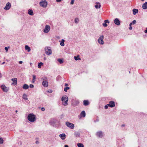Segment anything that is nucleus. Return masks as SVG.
<instances>
[{
    "label": "nucleus",
    "mask_w": 147,
    "mask_h": 147,
    "mask_svg": "<svg viewBox=\"0 0 147 147\" xmlns=\"http://www.w3.org/2000/svg\"><path fill=\"white\" fill-rule=\"evenodd\" d=\"M65 124L70 129H73L74 127V125L73 123H70L69 122H66L65 123Z\"/></svg>",
    "instance_id": "0eeeda50"
},
{
    "label": "nucleus",
    "mask_w": 147,
    "mask_h": 147,
    "mask_svg": "<svg viewBox=\"0 0 147 147\" xmlns=\"http://www.w3.org/2000/svg\"><path fill=\"white\" fill-rule=\"evenodd\" d=\"M132 24V23H131L129 24V29L130 30H131L132 29V27L131 26V25Z\"/></svg>",
    "instance_id": "c9c22d12"
},
{
    "label": "nucleus",
    "mask_w": 147,
    "mask_h": 147,
    "mask_svg": "<svg viewBox=\"0 0 147 147\" xmlns=\"http://www.w3.org/2000/svg\"><path fill=\"white\" fill-rule=\"evenodd\" d=\"M56 1L57 2H60L61 1V0H56Z\"/></svg>",
    "instance_id": "3c124183"
},
{
    "label": "nucleus",
    "mask_w": 147,
    "mask_h": 147,
    "mask_svg": "<svg viewBox=\"0 0 147 147\" xmlns=\"http://www.w3.org/2000/svg\"><path fill=\"white\" fill-rule=\"evenodd\" d=\"M136 23V21L135 20H134L132 22V23L133 24H135Z\"/></svg>",
    "instance_id": "a19ab883"
},
{
    "label": "nucleus",
    "mask_w": 147,
    "mask_h": 147,
    "mask_svg": "<svg viewBox=\"0 0 147 147\" xmlns=\"http://www.w3.org/2000/svg\"><path fill=\"white\" fill-rule=\"evenodd\" d=\"M23 63V62L22 61H19V63L20 64H22Z\"/></svg>",
    "instance_id": "de8ad7c7"
},
{
    "label": "nucleus",
    "mask_w": 147,
    "mask_h": 147,
    "mask_svg": "<svg viewBox=\"0 0 147 147\" xmlns=\"http://www.w3.org/2000/svg\"><path fill=\"white\" fill-rule=\"evenodd\" d=\"M133 11V14L135 15H136L137 13H138V10L137 9H134L132 10Z\"/></svg>",
    "instance_id": "dca6fc26"
},
{
    "label": "nucleus",
    "mask_w": 147,
    "mask_h": 147,
    "mask_svg": "<svg viewBox=\"0 0 147 147\" xmlns=\"http://www.w3.org/2000/svg\"><path fill=\"white\" fill-rule=\"evenodd\" d=\"M39 4L41 6L44 8H45L47 6V3L46 0H44L40 1L39 3Z\"/></svg>",
    "instance_id": "39448f33"
},
{
    "label": "nucleus",
    "mask_w": 147,
    "mask_h": 147,
    "mask_svg": "<svg viewBox=\"0 0 147 147\" xmlns=\"http://www.w3.org/2000/svg\"><path fill=\"white\" fill-rule=\"evenodd\" d=\"M144 32L145 33H147V28H146V30L144 31Z\"/></svg>",
    "instance_id": "8fccbe9b"
},
{
    "label": "nucleus",
    "mask_w": 147,
    "mask_h": 147,
    "mask_svg": "<svg viewBox=\"0 0 147 147\" xmlns=\"http://www.w3.org/2000/svg\"><path fill=\"white\" fill-rule=\"evenodd\" d=\"M64 42L65 40L64 39H62L61 41L60 44V45L62 46H64L65 45L64 43Z\"/></svg>",
    "instance_id": "393cba45"
},
{
    "label": "nucleus",
    "mask_w": 147,
    "mask_h": 147,
    "mask_svg": "<svg viewBox=\"0 0 147 147\" xmlns=\"http://www.w3.org/2000/svg\"><path fill=\"white\" fill-rule=\"evenodd\" d=\"M103 39L104 36L103 35L100 36L98 40V43L100 44L103 45L104 44Z\"/></svg>",
    "instance_id": "423d86ee"
},
{
    "label": "nucleus",
    "mask_w": 147,
    "mask_h": 147,
    "mask_svg": "<svg viewBox=\"0 0 147 147\" xmlns=\"http://www.w3.org/2000/svg\"><path fill=\"white\" fill-rule=\"evenodd\" d=\"M41 110L42 111H45V108H42V109H41Z\"/></svg>",
    "instance_id": "49530a36"
},
{
    "label": "nucleus",
    "mask_w": 147,
    "mask_h": 147,
    "mask_svg": "<svg viewBox=\"0 0 147 147\" xmlns=\"http://www.w3.org/2000/svg\"><path fill=\"white\" fill-rule=\"evenodd\" d=\"M11 7V4L9 2H7L6 5L4 9L5 10H8Z\"/></svg>",
    "instance_id": "1a4fd4ad"
},
{
    "label": "nucleus",
    "mask_w": 147,
    "mask_h": 147,
    "mask_svg": "<svg viewBox=\"0 0 147 147\" xmlns=\"http://www.w3.org/2000/svg\"><path fill=\"white\" fill-rule=\"evenodd\" d=\"M74 58L75 60H81V59L79 57V56H74Z\"/></svg>",
    "instance_id": "cd10ccee"
},
{
    "label": "nucleus",
    "mask_w": 147,
    "mask_h": 147,
    "mask_svg": "<svg viewBox=\"0 0 147 147\" xmlns=\"http://www.w3.org/2000/svg\"><path fill=\"white\" fill-rule=\"evenodd\" d=\"M30 87L31 88H32L34 87V86L33 84H30Z\"/></svg>",
    "instance_id": "58836bf2"
},
{
    "label": "nucleus",
    "mask_w": 147,
    "mask_h": 147,
    "mask_svg": "<svg viewBox=\"0 0 147 147\" xmlns=\"http://www.w3.org/2000/svg\"><path fill=\"white\" fill-rule=\"evenodd\" d=\"M3 140L1 138H0V144H2L3 143Z\"/></svg>",
    "instance_id": "f704fd0d"
},
{
    "label": "nucleus",
    "mask_w": 147,
    "mask_h": 147,
    "mask_svg": "<svg viewBox=\"0 0 147 147\" xmlns=\"http://www.w3.org/2000/svg\"><path fill=\"white\" fill-rule=\"evenodd\" d=\"M80 116L81 117H84L86 116V113L84 111H82L80 113Z\"/></svg>",
    "instance_id": "4468645a"
},
{
    "label": "nucleus",
    "mask_w": 147,
    "mask_h": 147,
    "mask_svg": "<svg viewBox=\"0 0 147 147\" xmlns=\"http://www.w3.org/2000/svg\"><path fill=\"white\" fill-rule=\"evenodd\" d=\"M77 105L79 104V102L77 100L75 101Z\"/></svg>",
    "instance_id": "a18cd8bd"
},
{
    "label": "nucleus",
    "mask_w": 147,
    "mask_h": 147,
    "mask_svg": "<svg viewBox=\"0 0 147 147\" xmlns=\"http://www.w3.org/2000/svg\"><path fill=\"white\" fill-rule=\"evenodd\" d=\"M64 147H69L67 145H65L64 146Z\"/></svg>",
    "instance_id": "864d4df0"
},
{
    "label": "nucleus",
    "mask_w": 147,
    "mask_h": 147,
    "mask_svg": "<svg viewBox=\"0 0 147 147\" xmlns=\"http://www.w3.org/2000/svg\"><path fill=\"white\" fill-rule=\"evenodd\" d=\"M22 88L24 89L27 90L29 86L27 84H25L23 85Z\"/></svg>",
    "instance_id": "a211bd4d"
},
{
    "label": "nucleus",
    "mask_w": 147,
    "mask_h": 147,
    "mask_svg": "<svg viewBox=\"0 0 147 147\" xmlns=\"http://www.w3.org/2000/svg\"><path fill=\"white\" fill-rule=\"evenodd\" d=\"M77 146L78 147H84L83 144L81 143H78L77 144Z\"/></svg>",
    "instance_id": "bb28decb"
},
{
    "label": "nucleus",
    "mask_w": 147,
    "mask_h": 147,
    "mask_svg": "<svg viewBox=\"0 0 147 147\" xmlns=\"http://www.w3.org/2000/svg\"><path fill=\"white\" fill-rule=\"evenodd\" d=\"M74 0H71V4H74Z\"/></svg>",
    "instance_id": "79ce46f5"
},
{
    "label": "nucleus",
    "mask_w": 147,
    "mask_h": 147,
    "mask_svg": "<svg viewBox=\"0 0 147 147\" xmlns=\"http://www.w3.org/2000/svg\"><path fill=\"white\" fill-rule=\"evenodd\" d=\"M23 98L25 100H27L28 98L27 97L26 95L25 94H23Z\"/></svg>",
    "instance_id": "7c9ffc66"
},
{
    "label": "nucleus",
    "mask_w": 147,
    "mask_h": 147,
    "mask_svg": "<svg viewBox=\"0 0 147 147\" xmlns=\"http://www.w3.org/2000/svg\"><path fill=\"white\" fill-rule=\"evenodd\" d=\"M53 91L51 90H50L48 91V92L49 93H52Z\"/></svg>",
    "instance_id": "c03bdc74"
},
{
    "label": "nucleus",
    "mask_w": 147,
    "mask_h": 147,
    "mask_svg": "<svg viewBox=\"0 0 147 147\" xmlns=\"http://www.w3.org/2000/svg\"><path fill=\"white\" fill-rule=\"evenodd\" d=\"M30 65H31V66L32 65V63H30Z\"/></svg>",
    "instance_id": "4d7b16f0"
},
{
    "label": "nucleus",
    "mask_w": 147,
    "mask_h": 147,
    "mask_svg": "<svg viewBox=\"0 0 147 147\" xmlns=\"http://www.w3.org/2000/svg\"><path fill=\"white\" fill-rule=\"evenodd\" d=\"M74 22L76 24H78L79 22V19L78 18H75L74 20Z\"/></svg>",
    "instance_id": "c756f323"
},
{
    "label": "nucleus",
    "mask_w": 147,
    "mask_h": 147,
    "mask_svg": "<svg viewBox=\"0 0 147 147\" xmlns=\"http://www.w3.org/2000/svg\"><path fill=\"white\" fill-rule=\"evenodd\" d=\"M108 105L111 107H113L115 106V102L113 101H110L109 102V104Z\"/></svg>",
    "instance_id": "9b49d317"
},
{
    "label": "nucleus",
    "mask_w": 147,
    "mask_h": 147,
    "mask_svg": "<svg viewBox=\"0 0 147 147\" xmlns=\"http://www.w3.org/2000/svg\"><path fill=\"white\" fill-rule=\"evenodd\" d=\"M44 59L45 60H46V58H44Z\"/></svg>",
    "instance_id": "bf43d9fd"
},
{
    "label": "nucleus",
    "mask_w": 147,
    "mask_h": 147,
    "mask_svg": "<svg viewBox=\"0 0 147 147\" xmlns=\"http://www.w3.org/2000/svg\"><path fill=\"white\" fill-rule=\"evenodd\" d=\"M57 61L60 64H62L63 63V60L60 59H58Z\"/></svg>",
    "instance_id": "473e14b6"
},
{
    "label": "nucleus",
    "mask_w": 147,
    "mask_h": 147,
    "mask_svg": "<svg viewBox=\"0 0 147 147\" xmlns=\"http://www.w3.org/2000/svg\"><path fill=\"white\" fill-rule=\"evenodd\" d=\"M95 5V7L96 9H99L101 7V5L100 3H98Z\"/></svg>",
    "instance_id": "aec40b11"
},
{
    "label": "nucleus",
    "mask_w": 147,
    "mask_h": 147,
    "mask_svg": "<svg viewBox=\"0 0 147 147\" xmlns=\"http://www.w3.org/2000/svg\"><path fill=\"white\" fill-rule=\"evenodd\" d=\"M108 106H109V105H108V104H107V105H106L105 106V109H107L108 108Z\"/></svg>",
    "instance_id": "4c0bfd02"
},
{
    "label": "nucleus",
    "mask_w": 147,
    "mask_h": 147,
    "mask_svg": "<svg viewBox=\"0 0 147 147\" xmlns=\"http://www.w3.org/2000/svg\"><path fill=\"white\" fill-rule=\"evenodd\" d=\"M114 23L115 24L117 25H119L120 24V22L118 18H115L114 20Z\"/></svg>",
    "instance_id": "f8f14e48"
},
{
    "label": "nucleus",
    "mask_w": 147,
    "mask_h": 147,
    "mask_svg": "<svg viewBox=\"0 0 147 147\" xmlns=\"http://www.w3.org/2000/svg\"><path fill=\"white\" fill-rule=\"evenodd\" d=\"M68 100V98L67 96H63L61 98V101L63 102V104L64 106L67 105V102Z\"/></svg>",
    "instance_id": "7ed1b4c3"
},
{
    "label": "nucleus",
    "mask_w": 147,
    "mask_h": 147,
    "mask_svg": "<svg viewBox=\"0 0 147 147\" xmlns=\"http://www.w3.org/2000/svg\"><path fill=\"white\" fill-rule=\"evenodd\" d=\"M55 121L56 120H51L50 122L51 124L52 125H53L55 123Z\"/></svg>",
    "instance_id": "2f4dec72"
},
{
    "label": "nucleus",
    "mask_w": 147,
    "mask_h": 147,
    "mask_svg": "<svg viewBox=\"0 0 147 147\" xmlns=\"http://www.w3.org/2000/svg\"><path fill=\"white\" fill-rule=\"evenodd\" d=\"M41 80L42 81V86L44 87H47L48 86V83L47 78L46 77H43L41 78Z\"/></svg>",
    "instance_id": "f257e3e1"
},
{
    "label": "nucleus",
    "mask_w": 147,
    "mask_h": 147,
    "mask_svg": "<svg viewBox=\"0 0 147 147\" xmlns=\"http://www.w3.org/2000/svg\"><path fill=\"white\" fill-rule=\"evenodd\" d=\"M43 63L42 62H40L38 63V67L39 68H40L41 67V66L43 65Z\"/></svg>",
    "instance_id": "c85d7f7f"
},
{
    "label": "nucleus",
    "mask_w": 147,
    "mask_h": 147,
    "mask_svg": "<svg viewBox=\"0 0 147 147\" xmlns=\"http://www.w3.org/2000/svg\"><path fill=\"white\" fill-rule=\"evenodd\" d=\"M11 80L13 82L12 83L13 84H17V79L16 78H13L11 79Z\"/></svg>",
    "instance_id": "f3484780"
},
{
    "label": "nucleus",
    "mask_w": 147,
    "mask_h": 147,
    "mask_svg": "<svg viewBox=\"0 0 147 147\" xmlns=\"http://www.w3.org/2000/svg\"><path fill=\"white\" fill-rule=\"evenodd\" d=\"M5 49L6 50V52H7L8 51V48L7 47H6L5 48Z\"/></svg>",
    "instance_id": "37998d69"
},
{
    "label": "nucleus",
    "mask_w": 147,
    "mask_h": 147,
    "mask_svg": "<svg viewBox=\"0 0 147 147\" xmlns=\"http://www.w3.org/2000/svg\"><path fill=\"white\" fill-rule=\"evenodd\" d=\"M142 8L143 9H147V2H146L143 5Z\"/></svg>",
    "instance_id": "6ab92c4d"
},
{
    "label": "nucleus",
    "mask_w": 147,
    "mask_h": 147,
    "mask_svg": "<svg viewBox=\"0 0 147 147\" xmlns=\"http://www.w3.org/2000/svg\"><path fill=\"white\" fill-rule=\"evenodd\" d=\"M102 25L105 27H106L107 26V24L105 22L104 23H103L102 24Z\"/></svg>",
    "instance_id": "e433bc0d"
},
{
    "label": "nucleus",
    "mask_w": 147,
    "mask_h": 147,
    "mask_svg": "<svg viewBox=\"0 0 147 147\" xmlns=\"http://www.w3.org/2000/svg\"><path fill=\"white\" fill-rule=\"evenodd\" d=\"M84 105L85 106H87L89 104V102L88 100H84L83 101Z\"/></svg>",
    "instance_id": "5701e85b"
},
{
    "label": "nucleus",
    "mask_w": 147,
    "mask_h": 147,
    "mask_svg": "<svg viewBox=\"0 0 147 147\" xmlns=\"http://www.w3.org/2000/svg\"><path fill=\"white\" fill-rule=\"evenodd\" d=\"M96 135L99 137L102 138L103 136L102 132L101 131L97 132L96 133Z\"/></svg>",
    "instance_id": "ddd939ff"
},
{
    "label": "nucleus",
    "mask_w": 147,
    "mask_h": 147,
    "mask_svg": "<svg viewBox=\"0 0 147 147\" xmlns=\"http://www.w3.org/2000/svg\"><path fill=\"white\" fill-rule=\"evenodd\" d=\"M68 86V84L67 83H65V86Z\"/></svg>",
    "instance_id": "09e8293b"
},
{
    "label": "nucleus",
    "mask_w": 147,
    "mask_h": 147,
    "mask_svg": "<svg viewBox=\"0 0 147 147\" xmlns=\"http://www.w3.org/2000/svg\"><path fill=\"white\" fill-rule=\"evenodd\" d=\"M125 126V125L124 124H122V125H121V127H124Z\"/></svg>",
    "instance_id": "5fc2aeb1"
},
{
    "label": "nucleus",
    "mask_w": 147,
    "mask_h": 147,
    "mask_svg": "<svg viewBox=\"0 0 147 147\" xmlns=\"http://www.w3.org/2000/svg\"><path fill=\"white\" fill-rule=\"evenodd\" d=\"M28 13L30 15L32 16L34 15V13L33 11L31 9H29L28 10Z\"/></svg>",
    "instance_id": "4be33fe9"
},
{
    "label": "nucleus",
    "mask_w": 147,
    "mask_h": 147,
    "mask_svg": "<svg viewBox=\"0 0 147 147\" xmlns=\"http://www.w3.org/2000/svg\"><path fill=\"white\" fill-rule=\"evenodd\" d=\"M1 87L3 91L5 92H7L8 91V89L4 85H1Z\"/></svg>",
    "instance_id": "9d476101"
},
{
    "label": "nucleus",
    "mask_w": 147,
    "mask_h": 147,
    "mask_svg": "<svg viewBox=\"0 0 147 147\" xmlns=\"http://www.w3.org/2000/svg\"><path fill=\"white\" fill-rule=\"evenodd\" d=\"M69 87H66L65 88H64V91L65 92H67V90H69Z\"/></svg>",
    "instance_id": "72a5a7b5"
},
{
    "label": "nucleus",
    "mask_w": 147,
    "mask_h": 147,
    "mask_svg": "<svg viewBox=\"0 0 147 147\" xmlns=\"http://www.w3.org/2000/svg\"><path fill=\"white\" fill-rule=\"evenodd\" d=\"M28 120L30 122H33L36 120L35 115L33 114H29L27 117Z\"/></svg>",
    "instance_id": "f03ea898"
},
{
    "label": "nucleus",
    "mask_w": 147,
    "mask_h": 147,
    "mask_svg": "<svg viewBox=\"0 0 147 147\" xmlns=\"http://www.w3.org/2000/svg\"><path fill=\"white\" fill-rule=\"evenodd\" d=\"M80 133L78 132H76L74 133V135L76 137H79L80 136Z\"/></svg>",
    "instance_id": "b1692460"
},
{
    "label": "nucleus",
    "mask_w": 147,
    "mask_h": 147,
    "mask_svg": "<svg viewBox=\"0 0 147 147\" xmlns=\"http://www.w3.org/2000/svg\"><path fill=\"white\" fill-rule=\"evenodd\" d=\"M5 62H3V63H2L1 64L2 65H3L4 64H5Z\"/></svg>",
    "instance_id": "6e6d98bb"
},
{
    "label": "nucleus",
    "mask_w": 147,
    "mask_h": 147,
    "mask_svg": "<svg viewBox=\"0 0 147 147\" xmlns=\"http://www.w3.org/2000/svg\"><path fill=\"white\" fill-rule=\"evenodd\" d=\"M33 79L32 81V83H34L35 81L36 76L34 75H32Z\"/></svg>",
    "instance_id": "a878e982"
},
{
    "label": "nucleus",
    "mask_w": 147,
    "mask_h": 147,
    "mask_svg": "<svg viewBox=\"0 0 147 147\" xmlns=\"http://www.w3.org/2000/svg\"><path fill=\"white\" fill-rule=\"evenodd\" d=\"M104 22H105L106 23H109V21L108 20H106Z\"/></svg>",
    "instance_id": "ea45409f"
},
{
    "label": "nucleus",
    "mask_w": 147,
    "mask_h": 147,
    "mask_svg": "<svg viewBox=\"0 0 147 147\" xmlns=\"http://www.w3.org/2000/svg\"><path fill=\"white\" fill-rule=\"evenodd\" d=\"M50 29V26L48 25H46L45 26V28L43 30V32L45 33H48Z\"/></svg>",
    "instance_id": "6e6552de"
},
{
    "label": "nucleus",
    "mask_w": 147,
    "mask_h": 147,
    "mask_svg": "<svg viewBox=\"0 0 147 147\" xmlns=\"http://www.w3.org/2000/svg\"><path fill=\"white\" fill-rule=\"evenodd\" d=\"M15 112H16V113H17L18 112V111L17 110H16L15 111Z\"/></svg>",
    "instance_id": "13d9d810"
},
{
    "label": "nucleus",
    "mask_w": 147,
    "mask_h": 147,
    "mask_svg": "<svg viewBox=\"0 0 147 147\" xmlns=\"http://www.w3.org/2000/svg\"><path fill=\"white\" fill-rule=\"evenodd\" d=\"M45 51L46 54L50 55L52 53V51L49 47H46L45 48Z\"/></svg>",
    "instance_id": "20e7f679"
},
{
    "label": "nucleus",
    "mask_w": 147,
    "mask_h": 147,
    "mask_svg": "<svg viewBox=\"0 0 147 147\" xmlns=\"http://www.w3.org/2000/svg\"><path fill=\"white\" fill-rule=\"evenodd\" d=\"M59 137L62 139L63 140L65 139V134H61L59 135Z\"/></svg>",
    "instance_id": "2eb2a0df"
},
{
    "label": "nucleus",
    "mask_w": 147,
    "mask_h": 147,
    "mask_svg": "<svg viewBox=\"0 0 147 147\" xmlns=\"http://www.w3.org/2000/svg\"><path fill=\"white\" fill-rule=\"evenodd\" d=\"M25 48L26 50H27L28 52L30 51L31 50L29 46L27 45H26L25 46Z\"/></svg>",
    "instance_id": "412c9836"
},
{
    "label": "nucleus",
    "mask_w": 147,
    "mask_h": 147,
    "mask_svg": "<svg viewBox=\"0 0 147 147\" xmlns=\"http://www.w3.org/2000/svg\"><path fill=\"white\" fill-rule=\"evenodd\" d=\"M35 143L36 144H38L39 143V142L38 141H36Z\"/></svg>",
    "instance_id": "603ef678"
}]
</instances>
